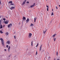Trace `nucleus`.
<instances>
[{"label":"nucleus","instance_id":"1","mask_svg":"<svg viewBox=\"0 0 60 60\" xmlns=\"http://www.w3.org/2000/svg\"><path fill=\"white\" fill-rule=\"evenodd\" d=\"M0 40H1V44L2 46H3V47H4V40H3V39L1 38L0 39Z\"/></svg>","mask_w":60,"mask_h":60},{"label":"nucleus","instance_id":"18","mask_svg":"<svg viewBox=\"0 0 60 60\" xmlns=\"http://www.w3.org/2000/svg\"><path fill=\"white\" fill-rule=\"evenodd\" d=\"M30 26H34V24H33L32 23H31L30 25Z\"/></svg>","mask_w":60,"mask_h":60},{"label":"nucleus","instance_id":"39","mask_svg":"<svg viewBox=\"0 0 60 60\" xmlns=\"http://www.w3.org/2000/svg\"><path fill=\"white\" fill-rule=\"evenodd\" d=\"M26 3H27V4H29V2L27 1L26 2Z\"/></svg>","mask_w":60,"mask_h":60},{"label":"nucleus","instance_id":"22","mask_svg":"<svg viewBox=\"0 0 60 60\" xmlns=\"http://www.w3.org/2000/svg\"><path fill=\"white\" fill-rule=\"evenodd\" d=\"M10 5H14V4L13 3H11L10 4Z\"/></svg>","mask_w":60,"mask_h":60},{"label":"nucleus","instance_id":"30","mask_svg":"<svg viewBox=\"0 0 60 60\" xmlns=\"http://www.w3.org/2000/svg\"><path fill=\"white\" fill-rule=\"evenodd\" d=\"M14 38L15 39H16V35H15L14 36Z\"/></svg>","mask_w":60,"mask_h":60},{"label":"nucleus","instance_id":"31","mask_svg":"<svg viewBox=\"0 0 60 60\" xmlns=\"http://www.w3.org/2000/svg\"><path fill=\"white\" fill-rule=\"evenodd\" d=\"M10 48L11 47H10V46H9V47H8V49H10Z\"/></svg>","mask_w":60,"mask_h":60},{"label":"nucleus","instance_id":"15","mask_svg":"<svg viewBox=\"0 0 60 60\" xmlns=\"http://www.w3.org/2000/svg\"><path fill=\"white\" fill-rule=\"evenodd\" d=\"M5 34H6V35H8V32H6L5 33Z\"/></svg>","mask_w":60,"mask_h":60},{"label":"nucleus","instance_id":"42","mask_svg":"<svg viewBox=\"0 0 60 60\" xmlns=\"http://www.w3.org/2000/svg\"><path fill=\"white\" fill-rule=\"evenodd\" d=\"M42 52H44V50H42Z\"/></svg>","mask_w":60,"mask_h":60},{"label":"nucleus","instance_id":"41","mask_svg":"<svg viewBox=\"0 0 60 60\" xmlns=\"http://www.w3.org/2000/svg\"><path fill=\"white\" fill-rule=\"evenodd\" d=\"M4 50L5 51H6V49H4Z\"/></svg>","mask_w":60,"mask_h":60},{"label":"nucleus","instance_id":"8","mask_svg":"<svg viewBox=\"0 0 60 60\" xmlns=\"http://www.w3.org/2000/svg\"><path fill=\"white\" fill-rule=\"evenodd\" d=\"M7 43L8 44H10V41H8L7 42Z\"/></svg>","mask_w":60,"mask_h":60},{"label":"nucleus","instance_id":"4","mask_svg":"<svg viewBox=\"0 0 60 60\" xmlns=\"http://www.w3.org/2000/svg\"><path fill=\"white\" fill-rule=\"evenodd\" d=\"M4 22L5 24H7L9 23V21H4Z\"/></svg>","mask_w":60,"mask_h":60},{"label":"nucleus","instance_id":"26","mask_svg":"<svg viewBox=\"0 0 60 60\" xmlns=\"http://www.w3.org/2000/svg\"><path fill=\"white\" fill-rule=\"evenodd\" d=\"M3 19L4 20V21L6 20V19H5V18H3Z\"/></svg>","mask_w":60,"mask_h":60},{"label":"nucleus","instance_id":"12","mask_svg":"<svg viewBox=\"0 0 60 60\" xmlns=\"http://www.w3.org/2000/svg\"><path fill=\"white\" fill-rule=\"evenodd\" d=\"M29 21V19L28 18L27 20L26 21L27 22H28V21Z\"/></svg>","mask_w":60,"mask_h":60},{"label":"nucleus","instance_id":"6","mask_svg":"<svg viewBox=\"0 0 60 60\" xmlns=\"http://www.w3.org/2000/svg\"><path fill=\"white\" fill-rule=\"evenodd\" d=\"M56 34H54L52 36V37H53V38H55V36H56Z\"/></svg>","mask_w":60,"mask_h":60},{"label":"nucleus","instance_id":"16","mask_svg":"<svg viewBox=\"0 0 60 60\" xmlns=\"http://www.w3.org/2000/svg\"><path fill=\"white\" fill-rule=\"evenodd\" d=\"M56 38H53V40L54 41H56Z\"/></svg>","mask_w":60,"mask_h":60},{"label":"nucleus","instance_id":"11","mask_svg":"<svg viewBox=\"0 0 60 60\" xmlns=\"http://www.w3.org/2000/svg\"><path fill=\"white\" fill-rule=\"evenodd\" d=\"M26 17H23L22 18V19L23 20H26Z\"/></svg>","mask_w":60,"mask_h":60},{"label":"nucleus","instance_id":"32","mask_svg":"<svg viewBox=\"0 0 60 60\" xmlns=\"http://www.w3.org/2000/svg\"><path fill=\"white\" fill-rule=\"evenodd\" d=\"M37 51H36V55H37Z\"/></svg>","mask_w":60,"mask_h":60},{"label":"nucleus","instance_id":"36","mask_svg":"<svg viewBox=\"0 0 60 60\" xmlns=\"http://www.w3.org/2000/svg\"><path fill=\"white\" fill-rule=\"evenodd\" d=\"M56 9H58V7H56Z\"/></svg>","mask_w":60,"mask_h":60},{"label":"nucleus","instance_id":"46","mask_svg":"<svg viewBox=\"0 0 60 60\" xmlns=\"http://www.w3.org/2000/svg\"><path fill=\"white\" fill-rule=\"evenodd\" d=\"M8 57H10V56H8Z\"/></svg>","mask_w":60,"mask_h":60},{"label":"nucleus","instance_id":"47","mask_svg":"<svg viewBox=\"0 0 60 60\" xmlns=\"http://www.w3.org/2000/svg\"><path fill=\"white\" fill-rule=\"evenodd\" d=\"M54 60H56V58H54Z\"/></svg>","mask_w":60,"mask_h":60},{"label":"nucleus","instance_id":"20","mask_svg":"<svg viewBox=\"0 0 60 60\" xmlns=\"http://www.w3.org/2000/svg\"><path fill=\"white\" fill-rule=\"evenodd\" d=\"M10 26H11L10 25H8V28H9V27H10Z\"/></svg>","mask_w":60,"mask_h":60},{"label":"nucleus","instance_id":"49","mask_svg":"<svg viewBox=\"0 0 60 60\" xmlns=\"http://www.w3.org/2000/svg\"><path fill=\"white\" fill-rule=\"evenodd\" d=\"M52 11H53V10L52 9Z\"/></svg>","mask_w":60,"mask_h":60},{"label":"nucleus","instance_id":"9","mask_svg":"<svg viewBox=\"0 0 60 60\" xmlns=\"http://www.w3.org/2000/svg\"><path fill=\"white\" fill-rule=\"evenodd\" d=\"M37 19V18H34V22H36V19Z\"/></svg>","mask_w":60,"mask_h":60},{"label":"nucleus","instance_id":"37","mask_svg":"<svg viewBox=\"0 0 60 60\" xmlns=\"http://www.w3.org/2000/svg\"><path fill=\"white\" fill-rule=\"evenodd\" d=\"M8 52H10V49H8Z\"/></svg>","mask_w":60,"mask_h":60},{"label":"nucleus","instance_id":"7","mask_svg":"<svg viewBox=\"0 0 60 60\" xmlns=\"http://www.w3.org/2000/svg\"><path fill=\"white\" fill-rule=\"evenodd\" d=\"M15 9V7H14L12 6L11 7V8H10V9L12 10V9Z\"/></svg>","mask_w":60,"mask_h":60},{"label":"nucleus","instance_id":"33","mask_svg":"<svg viewBox=\"0 0 60 60\" xmlns=\"http://www.w3.org/2000/svg\"><path fill=\"white\" fill-rule=\"evenodd\" d=\"M0 4L1 5L2 4H1V0H0Z\"/></svg>","mask_w":60,"mask_h":60},{"label":"nucleus","instance_id":"24","mask_svg":"<svg viewBox=\"0 0 60 60\" xmlns=\"http://www.w3.org/2000/svg\"><path fill=\"white\" fill-rule=\"evenodd\" d=\"M49 8H47V11H49Z\"/></svg>","mask_w":60,"mask_h":60},{"label":"nucleus","instance_id":"14","mask_svg":"<svg viewBox=\"0 0 60 60\" xmlns=\"http://www.w3.org/2000/svg\"><path fill=\"white\" fill-rule=\"evenodd\" d=\"M34 6V5H31L30 6V7L31 8H32V7H33Z\"/></svg>","mask_w":60,"mask_h":60},{"label":"nucleus","instance_id":"2","mask_svg":"<svg viewBox=\"0 0 60 60\" xmlns=\"http://www.w3.org/2000/svg\"><path fill=\"white\" fill-rule=\"evenodd\" d=\"M29 38H30L31 37V36H32V34L31 33H30L29 34Z\"/></svg>","mask_w":60,"mask_h":60},{"label":"nucleus","instance_id":"44","mask_svg":"<svg viewBox=\"0 0 60 60\" xmlns=\"http://www.w3.org/2000/svg\"><path fill=\"white\" fill-rule=\"evenodd\" d=\"M35 3H34L33 5H34H34H35Z\"/></svg>","mask_w":60,"mask_h":60},{"label":"nucleus","instance_id":"28","mask_svg":"<svg viewBox=\"0 0 60 60\" xmlns=\"http://www.w3.org/2000/svg\"><path fill=\"white\" fill-rule=\"evenodd\" d=\"M41 48H40V49H39L40 51H41Z\"/></svg>","mask_w":60,"mask_h":60},{"label":"nucleus","instance_id":"25","mask_svg":"<svg viewBox=\"0 0 60 60\" xmlns=\"http://www.w3.org/2000/svg\"><path fill=\"white\" fill-rule=\"evenodd\" d=\"M38 45H39V44L38 43L37 45L36 46V47H37Z\"/></svg>","mask_w":60,"mask_h":60},{"label":"nucleus","instance_id":"23","mask_svg":"<svg viewBox=\"0 0 60 60\" xmlns=\"http://www.w3.org/2000/svg\"><path fill=\"white\" fill-rule=\"evenodd\" d=\"M9 25L10 26H12V24H11V23L10 24H9Z\"/></svg>","mask_w":60,"mask_h":60},{"label":"nucleus","instance_id":"21","mask_svg":"<svg viewBox=\"0 0 60 60\" xmlns=\"http://www.w3.org/2000/svg\"><path fill=\"white\" fill-rule=\"evenodd\" d=\"M0 32L1 34H3V32H2V31L1 30H0Z\"/></svg>","mask_w":60,"mask_h":60},{"label":"nucleus","instance_id":"29","mask_svg":"<svg viewBox=\"0 0 60 60\" xmlns=\"http://www.w3.org/2000/svg\"><path fill=\"white\" fill-rule=\"evenodd\" d=\"M31 46H33V41H32V42H31Z\"/></svg>","mask_w":60,"mask_h":60},{"label":"nucleus","instance_id":"27","mask_svg":"<svg viewBox=\"0 0 60 60\" xmlns=\"http://www.w3.org/2000/svg\"><path fill=\"white\" fill-rule=\"evenodd\" d=\"M8 46H9V45H7L6 46V48H8Z\"/></svg>","mask_w":60,"mask_h":60},{"label":"nucleus","instance_id":"10","mask_svg":"<svg viewBox=\"0 0 60 60\" xmlns=\"http://www.w3.org/2000/svg\"><path fill=\"white\" fill-rule=\"evenodd\" d=\"M11 3V4L12 3V1H10L8 2V4H10Z\"/></svg>","mask_w":60,"mask_h":60},{"label":"nucleus","instance_id":"5","mask_svg":"<svg viewBox=\"0 0 60 60\" xmlns=\"http://www.w3.org/2000/svg\"><path fill=\"white\" fill-rule=\"evenodd\" d=\"M26 0H25L23 2V3L22 4V5H24V4H25V3H26Z\"/></svg>","mask_w":60,"mask_h":60},{"label":"nucleus","instance_id":"50","mask_svg":"<svg viewBox=\"0 0 60 60\" xmlns=\"http://www.w3.org/2000/svg\"><path fill=\"white\" fill-rule=\"evenodd\" d=\"M46 1H47V0H46Z\"/></svg>","mask_w":60,"mask_h":60},{"label":"nucleus","instance_id":"38","mask_svg":"<svg viewBox=\"0 0 60 60\" xmlns=\"http://www.w3.org/2000/svg\"><path fill=\"white\" fill-rule=\"evenodd\" d=\"M46 7H47V8H49V7L47 5L46 6Z\"/></svg>","mask_w":60,"mask_h":60},{"label":"nucleus","instance_id":"45","mask_svg":"<svg viewBox=\"0 0 60 60\" xmlns=\"http://www.w3.org/2000/svg\"><path fill=\"white\" fill-rule=\"evenodd\" d=\"M49 58H50V57L49 56L48 57Z\"/></svg>","mask_w":60,"mask_h":60},{"label":"nucleus","instance_id":"35","mask_svg":"<svg viewBox=\"0 0 60 60\" xmlns=\"http://www.w3.org/2000/svg\"><path fill=\"white\" fill-rule=\"evenodd\" d=\"M42 45H41L40 46V48H41V47H42Z\"/></svg>","mask_w":60,"mask_h":60},{"label":"nucleus","instance_id":"19","mask_svg":"<svg viewBox=\"0 0 60 60\" xmlns=\"http://www.w3.org/2000/svg\"><path fill=\"white\" fill-rule=\"evenodd\" d=\"M58 52H56V55L57 56H58Z\"/></svg>","mask_w":60,"mask_h":60},{"label":"nucleus","instance_id":"3","mask_svg":"<svg viewBox=\"0 0 60 60\" xmlns=\"http://www.w3.org/2000/svg\"><path fill=\"white\" fill-rule=\"evenodd\" d=\"M47 29L46 30V28H45V30L43 31V33L44 34H45V33H46V32L47 31Z\"/></svg>","mask_w":60,"mask_h":60},{"label":"nucleus","instance_id":"34","mask_svg":"<svg viewBox=\"0 0 60 60\" xmlns=\"http://www.w3.org/2000/svg\"><path fill=\"white\" fill-rule=\"evenodd\" d=\"M53 14H53V12H52V15H53Z\"/></svg>","mask_w":60,"mask_h":60},{"label":"nucleus","instance_id":"40","mask_svg":"<svg viewBox=\"0 0 60 60\" xmlns=\"http://www.w3.org/2000/svg\"><path fill=\"white\" fill-rule=\"evenodd\" d=\"M4 26H5V25H3V27H4Z\"/></svg>","mask_w":60,"mask_h":60},{"label":"nucleus","instance_id":"48","mask_svg":"<svg viewBox=\"0 0 60 60\" xmlns=\"http://www.w3.org/2000/svg\"><path fill=\"white\" fill-rule=\"evenodd\" d=\"M59 5V7H60V5Z\"/></svg>","mask_w":60,"mask_h":60},{"label":"nucleus","instance_id":"17","mask_svg":"<svg viewBox=\"0 0 60 60\" xmlns=\"http://www.w3.org/2000/svg\"><path fill=\"white\" fill-rule=\"evenodd\" d=\"M0 18H1V16H0ZM0 25H1V20H0Z\"/></svg>","mask_w":60,"mask_h":60},{"label":"nucleus","instance_id":"13","mask_svg":"<svg viewBox=\"0 0 60 60\" xmlns=\"http://www.w3.org/2000/svg\"><path fill=\"white\" fill-rule=\"evenodd\" d=\"M3 28V25H0V29H2Z\"/></svg>","mask_w":60,"mask_h":60},{"label":"nucleus","instance_id":"43","mask_svg":"<svg viewBox=\"0 0 60 60\" xmlns=\"http://www.w3.org/2000/svg\"><path fill=\"white\" fill-rule=\"evenodd\" d=\"M21 23L20 22H19V25H20Z\"/></svg>","mask_w":60,"mask_h":60}]
</instances>
